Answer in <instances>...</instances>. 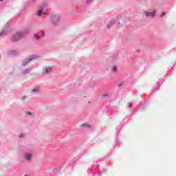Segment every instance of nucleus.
Instances as JSON below:
<instances>
[{"mask_svg":"<svg viewBox=\"0 0 176 176\" xmlns=\"http://www.w3.org/2000/svg\"><path fill=\"white\" fill-rule=\"evenodd\" d=\"M38 58H41V56L36 54H32L30 55L25 58L23 59L21 62V66L22 67H27L28 64H30V63H32L34 60H38Z\"/></svg>","mask_w":176,"mask_h":176,"instance_id":"1","label":"nucleus"},{"mask_svg":"<svg viewBox=\"0 0 176 176\" xmlns=\"http://www.w3.org/2000/svg\"><path fill=\"white\" fill-rule=\"evenodd\" d=\"M51 21L52 25L54 27L58 25V24H60V16L57 14H52L51 16Z\"/></svg>","mask_w":176,"mask_h":176,"instance_id":"2","label":"nucleus"},{"mask_svg":"<svg viewBox=\"0 0 176 176\" xmlns=\"http://www.w3.org/2000/svg\"><path fill=\"white\" fill-rule=\"evenodd\" d=\"M24 36H25V32H19L12 36V41L16 42V41H19V39H21Z\"/></svg>","mask_w":176,"mask_h":176,"instance_id":"3","label":"nucleus"},{"mask_svg":"<svg viewBox=\"0 0 176 176\" xmlns=\"http://www.w3.org/2000/svg\"><path fill=\"white\" fill-rule=\"evenodd\" d=\"M23 159L27 163L32 162V153L31 151H26L23 153Z\"/></svg>","mask_w":176,"mask_h":176,"instance_id":"4","label":"nucleus"},{"mask_svg":"<svg viewBox=\"0 0 176 176\" xmlns=\"http://www.w3.org/2000/svg\"><path fill=\"white\" fill-rule=\"evenodd\" d=\"M45 8H46V4H42L38 7V10L36 12V14L38 17H41L43 14H46Z\"/></svg>","mask_w":176,"mask_h":176,"instance_id":"5","label":"nucleus"},{"mask_svg":"<svg viewBox=\"0 0 176 176\" xmlns=\"http://www.w3.org/2000/svg\"><path fill=\"white\" fill-rule=\"evenodd\" d=\"M52 72H53V67L50 66H45L42 69L43 75H50V74H52Z\"/></svg>","mask_w":176,"mask_h":176,"instance_id":"6","label":"nucleus"},{"mask_svg":"<svg viewBox=\"0 0 176 176\" xmlns=\"http://www.w3.org/2000/svg\"><path fill=\"white\" fill-rule=\"evenodd\" d=\"M41 89L40 87H34L32 89H31V93L33 95H36V94H41Z\"/></svg>","mask_w":176,"mask_h":176,"instance_id":"7","label":"nucleus"},{"mask_svg":"<svg viewBox=\"0 0 176 176\" xmlns=\"http://www.w3.org/2000/svg\"><path fill=\"white\" fill-rule=\"evenodd\" d=\"M45 36V31L42 30L40 32V34H34V38L37 41H39V39H42Z\"/></svg>","mask_w":176,"mask_h":176,"instance_id":"8","label":"nucleus"},{"mask_svg":"<svg viewBox=\"0 0 176 176\" xmlns=\"http://www.w3.org/2000/svg\"><path fill=\"white\" fill-rule=\"evenodd\" d=\"M144 14L146 17H151L153 19L156 14V10H153V12H144Z\"/></svg>","mask_w":176,"mask_h":176,"instance_id":"9","label":"nucleus"},{"mask_svg":"<svg viewBox=\"0 0 176 176\" xmlns=\"http://www.w3.org/2000/svg\"><path fill=\"white\" fill-rule=\"evenodd\" d=\"M8 54L10 57H13L14 56H17V54H19V51L16 50H10L8 51Z\"/></svg>","mask_w":176,"mask_h":176,"instance_id":"10","label":"nucleus"},{"mask_svg":"<svg viewBox=\"0 0 176 176\" xmlns=\"http://www.w3.org/2000/svg\"><path fill=\"white\" fill-rule=\"evenodd\" d=\"M9 34V30L8 28H4L0 32V38H3V36H6Z\"/></svg>","mask_w":176,"mask_h":176,"instance_id":"11","label":"nucleus"},{"mask_svg":"<svg viewBox=\"0 0 176 176\" xmlns=\"http://www.w3.org/2000/svg\"><path fill=\"white\" fill-rule=\"evenodd\" d=\"M9 34V30L8 28H4L0 32V38H3V36H6Z\"/></svg>","mask_w":176,"mask_h":176,"instance_id":"12","label":"nucleus"},{"mask_svg":"<svg viewBox=\"0 0 176 176\" xmlns=\"http://www.w3.org/2000/svg\"><path fill=\"white\" fill-rule=\"evenodd\" d=\"M31 69L30 68H25L21 69V75H28V74H30Z\"/></svg>","mask_w":176,"mask_h":176,"instance_id":"13","label":"nucleus"},{"mask_svg":"<svg viewBox=\"0 0 176 176\" xmlns=\"http://www.w3.org/2000/svg\"><path fill=\"white\" fill-rule=\"evenodd\" d=\"M80 127L83 129V130H90L91 129V126L89 125V124H82L80 125Z\"/></svg>","mask_w":176,"mask_h":176,"instance_id":"14","label":"nucleus"},{"mask_svg":"<svg viewBox=\"0 0 176 176\" xmlns=\"http://www.w3.org/2000/svg\"><path fill=\"white\" fill-rule=\"evenodd\" d=\"M26 118H32L35 113L34 112H31L30 111H26L25 112Z\"/></svg>","mask_w":176,"mask_h":176,"instance_id":"15","label":"nucleus"},{"mask_svg":"<svg viewBox=\"0 0 176 176\" xmlns=\"http://www.w3.org/2000/svg\"><path fill=\"white\" fill-rule=\"evenodd\" d=\"M115 24V19H112L108 24H107V28L109 30L112 25Z\"/></svg>","mask_w":176,"mask_h":176,"instance_id":"16","label":"nucleus"},{"mask_svg":"<svg viewBox=\"0 0 176 176\" xmlns=\"http://www.w3.org/2000/svg\"><path fill=\"white\" fill-rule=\"evenodd\" d=\"M111 71L112 72H113L114 74H118V66L114 65L111 67Z\"/></svg>","mask_w":176,"mask_h":176,"instance_id":"17","label":"nucleus"},{"mask_svg":"<svg viewBox=\"0 0 176 176\" xmlns=\"http://www.w3.org/2000/svg\"><path fill=\"white\" fill-rule=\"evenodd\" d=\"M19 138H25V133H21L19 135Z\"/></svg>","mask_w":176,"mask_h":176,"instance_id":"18","label":"nucleus"},{"mask_svg":"<svg viewBox=\"0 0 176 176\" xmlns=\"http://www.w3.org/2000/svg\"><path fill=\"white\" fill-rule=\"evenodd\" d=\"M27 98H28V97L27 96H24L21 97V100H23V101H25V100H27Z\"/></svg>","mask_w":176,"mask_h":176,"instance_id":"19","label":"nucleus"},{"mask_svg":"<svg viewBox=\"0 0 176 176\" xmlns=\"http://www.w3.org/2000/svg\"><path fill=\"white\" fill-rule=\"evenodd\" d=\"M166 16V12H162V14H161L160 17H164Z\"/></svg>","mask_w":176,"mask_h":176,"instance_id":"20","label":"nucleus"},{"mask_svg":"<svg viewBox=\"0 0 176 176\" xmlns=\"http://www.w3.org/2000/svg\"><path fill=\"white\" fill-rule=\"evenodd\" d=\"M91 1L93 0H86V3H91Z\"/></svg>","mask_w":176,"mask_h":176,"instance_id":"21","label":"nucleus"},{"mask_svg":"<svg viewBox=\"0 0 176 176\" xmlns=\"http://www.w3.org/2000/svg\"><path fill=\"white\" fill-rule=\"evenodd\" d=\"M129 107H133V104H131V103H129Z\"/></svg>","mask_w":176,"mask_h":176,"instance_id":"22","label":"nucleus"},{"mask_svg":"<svg viewBox=\"0 0 176 176\" xmlns=\"http://www.w3.org/2000/svg\"><path fill=\"white\" fill-rule=\"evenodd\" d=\"M32 2L35 3L36 2V0H32Z\"/></svg>","mask_w":176,"mask_h":176,"instance_id":"23","label":"nucleus"},{"mask_svg":"<svg viewBox=\"0 0 176 176\" xmlns=\"http://www.w3.org/2000/svg\"><path fill=\"white\" fill-rule=\"evenodd\" d=\"M122 86V84L118 85V87H120Z\"/></svg>","mask_w":176,"mask_h":176,"instance_id":"24","label":"nucleus"},{"mask_svg":"<svg viewBox=\"0 0 176 176\" xmlns=\"http://www.w3.org/2000/svg\"><path fill=\"white\" fill-rule=\"evenodd\" d=\"M104 96V97H107V96H108L107 94H105V95H103Z\"/></svg>","mask_w":176,"mask_h":176,"instance_id":"25","label":"nucleus"},{"mask_svg":"<svg viewBox=\"0 0 176 176\" xmlns=\"http://www.w3.org/2000/svg\"><path fill=\"white\" fill-rule=\"evenodd\" d=\"M0 2H3V0H0Z\"/></svg>","mask_w":176,"mask_h":176,"instance_id":"26","label":"nucleus"},{"mask_svg":"<svg viewBox=\"0 0 176 176\" xmlns=\"http://www.w3.org/2000/svg\"><path fill=\"white\" fill-rule=\"evenodd\" d=\"M0 60H1V54H0Z\"/></svg>","mask_w":176,"mask_h":176,"instance_id":"27","label":"nucleus"},{"mask_svg":"<svg viewBox=\"0 0 176 176\" xmlns=\"http://www.w3.org/2000/svg\"><path fill=\"white\" fill-rule=\"evenodd\" d=\"M0 93H1V89H0Z\"/></svg>","mask_w":176,"mask_h":176,"instance_id":"28","label":"nucleus"}]
</instances>
